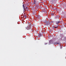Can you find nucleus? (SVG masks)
<instances>
[{"label":"nucleus","instance_id":"1","mask_svg":"<svg viewBox=\"0 0 66 66\" xmlns=\"http://www.w3.org/2000/svg\"><path fill=\"white\" fill-rule=\"evenodd\" d=\"M43 22L44 23H46V24L47 26L50 24V22H49V21H47L46 19H44L43 20Z\"/></svg>","mask_w":66,"mask_h":66},{"label":"nucleus","instance_id":"2","mask_svg":"<svg viewBox=\"0 0 66 66\" xmlns=\"http://www.w3.org/2000/svg\"><path fill=\"white\" fill-rule=\"evenodd\" d=\"M41 8V6L39 5V4H38L36 6V9H40Z\"/></svg>","mask_w":66,"mask_h":66},{"label":"nucleus","instance_id":"3","mask_svg":"<svg viewBox=\"0 0 66 66\" xmlns=\"http://www.w3.org/2000/svg\"><path fill=\"white\" fill-rule=\"evenodd\" d=\"M37 0H34V3L32 2L33 5H34L35 4L36 5V4H37Z\"/></svg>","mask_w":66,"mask_h":66},{"label":"nucleus","instance_id":"4","mask_svg":"<svg viewBox=\"0 0 66 66\" xmlns=\"http://www.w3.org/2000/svg\"><path fill=\"white\" fill-rule=\"evenodd\" d=\"M23 9H24L23 11H25L26 10L25 9V7L24 6V4H23Z\"/></svg>","mask_w":66,"mask_h":66},{"label":"nucleus","instance_id":"5","mask_svg":"<svg viewBox=\"0 0 66 66\" xmlns=\"http://www.w3.org/2000/svg\"><path fill=\"white\" fill-rule=\"evenodd\" d=\"M37 18L38 19H40V18H41V17H40V15H38L37 16Z\"/></svg>","mask_w":66,"mask_h":66},{"label":"nucleus","instance_id":"6","mask_svg":"<svg viewBox=\"0 0 66 66\" xmlns=\"http://www.w3.org/2000/svg\"><path fill=\"white\" fill-rule=\"evenodd\" d=\"M43 34H40L38 35V36L39 37H40V36H43Z\"/></svg>","mask_w":66,"mask_h":66},{"label":"nucleus","instance_id":"7","mask_svg":"<svg viewBox=\"0 0 66 66\" xmlns=\"http://www.w3.org/2000/svg\"><path fill=\"white\" fill-rule=\"evenodd\" d=\"M55 39H52V43H53L54 42H55Z\"/></svg>","mask_w":66,"mask_h":66},{"label":"nucleus","instance_id":"8","mask_svg":"<svg viewBox=\"0 0 66 66\" xmlns=\"http://www.w3.org/2000/svg\"><path fill=\"white\" fill-rule=\"evenodd\" d=\"M26 29H27V30H30V29H31V30H32L30 28V27H27V28H26Z\"/></svg>","mask_w":66,"mask_h":66},{"label":"nucleus","instance_id":"9","mask_svg":"<svg viewBox=\"0 0 66 66\" xmlns=\"http://www.w3.org/2000/svg\"><path fill=\"white\" fill-rule=\"evenodd\" d=\"M29 25L30 27L32 25V23H29Z\"/></svg>","mask_w":66,"mask_h":66},{"label":"nucleus","instance_id":"10","mask_svg":"<svg viewBox=\"0 0 66 66\" xmlns=\"http://www.w3.org/2000/svg\"><path fill=\"white\" fill-rule=\"evenodd\" d=\"M61 36L62 38L63 37H64V35L63 34H61Z\"/></svg>","mask_w":66,"mask_h":66},{"label":"nucleus","instance_id":"11","mask_svg":"<svg viewBox=\"0 0 66 66\" xmlns=\"http://www.w3.org/2000/svg\"><path fill=\"white\" fill-rule=\"evenodd\" d=\"M60 21H56V24H59V23H60Z\"/></svg>","mask_w":66,"mask_h":66},{"label":"nucleus","instance_id":"12","mask_svg":"<svg viewBox=\"0 0 66 66\" xmlns=\"http://www.w3.org/2000/svg\"><path fill=\"white\" fill-rule=\"evenodd\" d=\"M23 17H24V18H26H26H26V17H27V15H23Z\"/></svg>","mask_w":66,"mask_h":66},{"label":"nucleus","instance_id":"13","mask_svg":"<svg viewBox=\"0 0 66 66\" xmlns=\"http://www.w3.org/2000/svg\"><path fill=\"white\" fill-rule=\"evenodd\" d=\"M54 44L55 45H59L60 44V43L57 42H55Z\"/></svg>","mask_w":66,"mask_h":66},{"label":"nucleus","instance_id":"14","mask_svg":"<svg viewBox=\"0 0 66 66\" xmlns=\"http://www.w3.org/2000/svg\"><path fill=\"white\" fill-rule=\"evenodd\" d=\"M32 15H33V16H34V15L35 14V13L34 12H32Z\"/></svg>","mask_w":66,"mask_h":66},{"label":"nucleus","instance_id":"15","mask_svg":"<svg viewBox=\"0 0 66 66\" xmlns=\"http://www.w3.org/2000/svg\"><path fill=\"white\" fill-rule=\"evenodd\" d=\"M58 27V26H57V27H54V26H53V29H54V28H55V29H56V28H57Z\"/></svg>","mask_w":66,"mask_h":66},{"label":"nucleus","instance_id":"16","mask_svg":"<svg viewBox=\"0 0 66 66\" xmlns=\"http://www.w3.org/2000/svg\"><path fill=\"white\" fill-rule=\"evenodd\" d=\"M49 42L50 43H52V39L50 40H49Z\"/></svg>","mask_w":66,"mask_h":66},{"label":"nucleus","instance_id":"17","mask_svg":"<svg viewBox=\"0 0 66 66\" xmlns=\"http://www.w3.org/2000/svg\"><path fill=\"white\" fill-rule=\"evenodd\" d=\"M51 15H52V16H54V13H52L51 14Z\"/></svg>","mask_w":66,"mask_h":66},{"label":"nucleus","instance_id":"18","mask_svg":"<svg viewBox=\"0 0 66 66\" xmlns=\"http://www.w3.org/2000/svg\"><path fill=\"white\" fill-rule=\"evenodd\" d=\"M44 6H45L46 8H47V7H48V6H47V5H44Z\"/></svg>","mask_w":66,"mask_h":66},{"label":"nucleus","instance_id":"19","mask_svg":"<svg viewBox=\"0 0 66 66\" xmlns=\"http://www.w3.org/2000/svg\"><path fill=\"white\" fill-rule=\"evenodd\" d=\"M54 10H57V8H56V7L55 8Z\"/></svg>","mask_w":66,"mask_h":66},{"label":"nucleus","instance_id":"20","mask_svg":"<svg viewBox=\"0 0 66 66\" xmlns=\"http://www.w3.org/2000/svg\"><path fill=\"white\" fill-rule=\"evenodd\" d=\"M60 48V49H62V48H63V47H61Z\"/></svg>","mask_w":66,"mask_h":66},{"label":"nucleus","instance_id":"21","mask_svg":"<svg viewBox=\"0 0 66 66\" xmlns=\"http://www.w3.org/2000/svg\"><path fill=\"white\" fill-rule=\"evenodd\" d=\"M25 9H26V10H27V7H26Z\"/></svg>","mask_w":66,"mask_h":66},{"label":"nucleus","instance_id":"22","mask_svg":"<svg viewBox=\"0 0 66 66\" xmlns=\"http://www.w3.org/2000/svg\"><path fill=\"white\" fill-rule=\"evenodd\" d=\"M47 43H45V45H47Z\"/></svg>","mask_w":66,"mask_h":66},{"label":"nucleus","instance_id":"23","mask_svg":"<svg viewBox=\"0 0 66 66\" xmlns=\"http://www.w3.org/2000/svg\"><path fill=\"white\" fill-rule=\"evenodd\" d=\"M58 17H60V15H58Z\"/></svg>","mask_w":66,"mask_h":66},{"label":"nucleus","instance_id":"24","mask_svg":"<svg viewBox=\"0 0 66 66\" xmlns=\"http://www.w3.org/2000/svg\"><path fill=\"white\" fill-rule=\"evenodd\" d=\"M41 32L42 33V32H42V31H41Z\"/></svg>","mask_w":66,"mask_h":66},{"label":"nucleus","instance_id":"25","mask_svg":"<svg viewBox=\"0 0 66 66\" xmlns=\"http://www.w3.org/2000/svg\"><path fill=\"white\" fill-rule=\"evenodd\" d=\"M52 1H51V2H52Z\"/></svg>","mask_w":66,"mask_h":66}]
</instances>
